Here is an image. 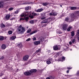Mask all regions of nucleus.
Returning <instances> with one entry per match:
<instances>
[{
    "instance_id": "nucleus-1",
    "label": "nucleus",
    "mask_w": 79,
    "mask_h": 79,
    "mask_svg": "<svg viewBox=\"0 0 79 79\" xmlns=\"http://www.w3.org/2000/svg\"><path fill=\"white\" fill-rule=\"evenodd\" d=\"M36 13H33L31 15V12H25L22 13L20 15V21H22V20H26V21H27L29 19V17H26V16H29V17H30L32 19L34 18V16H36L37 15Z\"/></svg>"
},
{
    "instance_id": "nucleus-2",
    "label": "nucleus",
    "mask_w": 79,
    "mask_h": 79,
    "mask_svg": "<svg viewBox=\"0 0 79 79\" xmlns=\"http://www.w3.org/2000/svg\"><path fill=\"white\" fill-rule=\"evenodd\" d=\"M25 31V28L22 27V26L20 25L17 28V32L18 34H23Z\"/></svg>"
},
{
    "instance_id": "nucleus-3",
    "label": "nucleus",
    "mask_w": 79,
    "mask_h": 79,
    "mask_svg": "<svg viewBox=\"0 0 79 79\" xmlns=\"http://www.w3.org/2000/svg\"><path fill=\"white\" fill-rule=\"evenodd\" d=\"M53 48L54 50H60V47L59 45H56L53 47Z\"/></svg>"
},
{
    "instance_id": "nucleus-4",
    "label": "nucleus",
    "mask_w": 79,
    "mask_h": 79,
    "mask_svg": "<svg viewBox=\"0 0 79 79\" xmlns=\"http://www.w3.org/2000/svg\"><path fill=\"white\" fill-rule=\"evenodd\" d=\"M68 24H64L63 25L62 29L64 31H66L68 29Z\"/></svg>"
},
{
    "instance_id": "nucleus-5",
    "label": "nucleus",
    "mask_w": 79,
    "mask_h": 79,
    "mask_svg": "<svg viewBox=\"0 0 79 79\" xmlns=\"http://www.w3.org/2000/svg\"><path fill=\"white\" fill-rule=\"evenodd\" d=\"M53 62V60L52 59H48L47 60L46 63L48 64H49Z\"/></svg>"
},
{
    "instance_id": "nucleus-6",
    "label": "nucleus",
    "mask_w": 79,
    "mask_h": 79,
    "mask_svg": "<svg viewBox=\"0 0 79 79\" xmlns=\"http://www.w3.org/2000/svg\"><path fill=\"white\" fill-rule=\"evenodd\" d=\"M65 60V57L64 56H63L60 58H59L58 60V61L63 62V61H64Z\"/></svg>"
},
{
    "instance_id": "nucleus-7",
    "label": "nucleus",
    "mask_w": 79,
    "mask_h": 79,
    "mask_svg": "<svg viewBox=\"0 0 79 79\" xmlns=\"http://www.w3.org/2000/svg\"><path fill=\"white\" fill-rule=\"evenodd\" d=\"M29 59V56L28 55H25L23 58V60L24 61H27Z\"/></svg>"
},
{
    "instance_id": "nucleus-8",
    "label": "nucleus",
    "mask_w": 79,
    "mask_h": 79,
    "mask_svg": "<svg viewBox=\"0 0 79 79\" xmlns=\"http://www.w3.org/2000/svg\"><path fill=\"white\" fill-rule=\"evenodd\" d=\"M39 26H41V27H44V26H47V24H45V23H44V22H41V23L39 24Z\"/></svg>"
},
{
    "instance_id": "nucleus-9",
    "label": "nucleus",
    "mask_w": 79,
    "mask_h": 79,
    "mask_svg": "<svg viewBox=\"0 0 79 79\" xmlns=\"http://www.w3.org/2000/svg\"><path fill=\"white\" fill-rule=\"evenodd\" d=\"M52 13H50L49 15L50 16H56L57 15V13L56 12H53V10L52 11Z\"/></svg>"
},
{
    "instance_id": "nucleus-10",
    "label": "nucleus",
    "mask_w": 79,
    "mask_h": 79,
    "mask_svg": "<svg viewBox=\"0 0 79 79\" xmlns=\"http://www.w3.org/2000/svg\"><path fill=\"white\" fill-rule=\"evenodd\" d=\"M33 43L34 45H39L40 44V41H34Z\"/></svg>"
},
{
    "instance_id": "nucleus-11",
    "label": "nucleus",
    "mask_w": 79,
    "mask_h": 79,
    "mask_svg": "<svg viewBox=\"0 0 79 79\" xmlns=\"http://www.w3.org/2000/svg\"><path fill=\"white\" fill-rule=\"evenodd\" d=\"M71 18H70L71 19V20L73 21L74 19V14H73L70 16Z\"/></svg>"
},
{
    "instance_id": "nucleus-12",
    "label": "nucleus",
    "mask_w": 79,
    "mask_h": 79,
    "mask_svg": "<svg viewBox=\"0 0 79 79\" xmlns=\"http://www.w3.org/2000/svg\"><path fill=\"white\" fill-rule=\"evenodd\" d=\"M24 74L26 76H29L31 74V73L29 72H25L24 73Z\"/></svg>"
},
{
    "instance_id": "nucleus-13",
    "label": "nucleus",
    "mask_w": 79,
    "mask_h": 79,
    "mask_svg": "<svg viewBox=\"0 0 79 79\" xmlns=\"http://www.w3.org/2000/svg\"><path fill=\"white\" fill-rule=\"evenodd\" d=\"M43 9L42 8H41L40 9H38L37 10H35V11L38 12H41V11H43Z\"/></svg>"
},
{
    "instance_id": "nucleus-14",
    "label": "nucleus",
    "mask_w": 79,
    "mask_h": 79,
    "mask_svg": "<svg viewBox=\"0 0 79 79\" xmlns=\"http://www.w3.org/2000/svg\"><path fill=\"white\" fill-rule=\"evenodd\" d=\"M65 21H67L69 22H71L72 21V20H71V19H70V18H67L65 19Z\"/></svg>"
},
{
    "instance_id": "nucleus-15",
    "label": "nucleus",
    "mask_w": 79,
    "mask_h": 79,
    "mask_svg": "<svg viewBox=\"0 0 79 79\" xmlns=\"http://www.w3.org/2000/svg\"><path fill=\"white\" fill-rule=\"evenodd\" d=\"M3 2H0V8L3 7Z\"/></svg>"
},
{
    "instance_id": "nucleus-16",
    "label": "nucleus",
    "mask_w": 79,
    "mask_h": 79,
    "mask_svg": "<svg viewBox=\"0 0 79 79\" xmlns=\"http://www.w3.org/2000/svg\"><path fill=\"white\" fill-rule=\"evenodd\" d=\"M37 71V70L36 69H32L30 70V73H35Z\"/></svg>"
},
{
    "instance_id": "nucleus-17",
    "label": "nucleus",
    "mask_w": 79,
    "mask_h": 79,
    "mask_svg": "<svg viewBox=\"0 0 79 79\" xmlns=\"http://www.w3.org/2000/svg\"><path fill=\"white\" fill-rule=\"evenodd\" d=\"M48 21V19H45L44 20H43V21H41V22H42V23H47V22Z\"/></svg>"
},
{
    "instance_id": "nucleus-18",
    "label": "nucleus",
    "mask_w": 79,
    "mask_h": 79,
    "mask_svg": "<svg viewBox=\"0 0 79 79\" xmlns=\"http://www.w3.org/2000/svg\"><path fill=\"white\" fill-rule=\"evenodd\" d=\"M2 49L5 50L6 48V46L5 44H2Z\"/></svg>"
},
{
    "instance_id": "nucleus-19",
    "label": "nucleus",
    "mask_w": 79,
    "mask_h": 79,
    "mask_svg": "<svg viewBox=\"0 0 79 79\" xmlns=\"http://www.w3.org/2000/svg\"><path fill=\"white\" fill-rule=\"evenodd\" d=\"M45 13H44L42 15V17L41 18V19H45Z\"/></svg>"
},
{
    "instance_id": "nucleus-20",
    "label": "nucleus",
    "mask_w": 79,
    "mask_h": 79,
    "mask_svg": "<svg viewBox=\"0 0 79 79\" xmlns=\"http://www.w3.org/2000/svg\"><path fill=\"white\" fill-rule=\"evenodd\" d=\"M73 28V26H70L67 29V31L68 32H69L71 31V29Z\"/></svg>"
},
{
    "instance_id": "nucleus-21",
    "label": "nucleus",
    "mask_w": 79,
    "mask_h": 79,
    "mask_svg": "<svg viewBox=\"0 0 79 79\" xmlns=\"http://www.w3.org/2000/svg\"><path fill=\"white\" fill-rule=\"evenodd\" d=\"M10 17V15H7L6 17V19H9Z\"/></svg>"
},
{
    "instance_id": "nucleus-22",
    "label": "nucleus",
    "mask_w": 79,
    "mask_h": 79,
    "mask_svg": "<svg viewBox=\"0 0 79 79\" xmlns=\"http://www.w3.org/2000/svg\"><path fill=\"white\" fill-rule=\"evenodd\" d=\"M37 32V30H36L33 31L32 32H31V33H30V35H32V34H34L35 33H36Z\"/></svg>"
},
{
    "instance_id": "nucleus-23",
    "label": "nucleus",
    "mask_w": 79,
    "mask_h": 79,
    "mask_svg": "<svg viewBox=\"0 0 79 79\" xmlns=\"http://www.w3.org/2000/svg\"><path fill=\"white\" fill-rule=\"evenodd\" d=\"M17 46L19 48H22L23 47V45H22V44H19L17 45Z\"/></svg>"
},
{
    "instance_id": "nucleus-24",
    "label": "nucleus",
    "mask_w": 79,
    "mask_h": 79,
    "mask_svg": "<svg viewBox=\"0 0 79 79\" xmlns=\"http://www.w3.org/2000/svg\"><path fill=\"white\" fill-rule=\"evenodd\" d=\"M56 32L57 34H62V32H61V31L58 30H57Z\"/></svg>"
},
{
    "instance_id": "nucleus-25",
    "label": "nucleus",
    "mask_w": 79,
    "mask_h": 79,
    "mask_svg": "<svg viewBox=\"0 0 79 79\" xmlns=\"http://www.w3.org/2000/svg\"><path fill=\"white\" fill-rule=\"evenodd\" d=\"M30 8H31V7L30 6H28L25 7V10L27 11V10H28L29 9H30Z\"/></svg>"
},
{
    "instance_id": "nucleus-26",
    "label": "nucleus",
    "mask_w": 79,
    "mask_h": 79,
    "mask_svg": "<svg viewBox=\"0 0 79 79\" xmlns=\"http://www.w3.org/2000/svg\"><path fill=\"white\" fill-rule=\"evenodd\" d=\"M15 39H16V36H12L11 37V40H15Z\"/></svg>"
},
{
    "instance_id": "nucleus-27",
    "label": "nucleus",
    "mask_w": 79,
    "mask_h": 79,
    "mask_svg": "<svg viewBox=\"0 0 79 79\" xmlns=\"http://www.w3.org/2000/svg\"><path fill=\"white\" fill-rule=\"evenodd\" d=\"M70 8L71 10H76L77 8L76 7H70Z\"/></svg>"
},
{
    "instance_id": "nucleus-28",
    "label": "nucleus",
    "mask_w": 79,
    "mask_h": 79,
    "mask_svg": "<svg viewBox=\"0 0 79 79\" xmlns=\"http://www.w3.org/2000/svg\"><path fill=\"white\" fill-rule=\"evenodd\" d=\"M60 53L59 52H57L56 53L55 56V57H57V56L60 55Z\"/></svg>"
},
{
    "instance_id": "nucleus-29",
    "label": "nucleus",
    "mask_w": 79,
    "mask_h": 79,
    "mask_svg": "<svg viewBox=\"0 0 79 79\" xmlns=\"http://www.w3.org/2000/svg\"><path fill=\"white\" fill-rule=\"evenodd\" d=\"M5 27V25L3 24V23H2L1 24V27Z\"/></svg>"
},
{
    "instance_id": "nucleus-30",
    "label": "nucleus",
    "mask_w": 79,
    "mask_h": 79,
    "mask_svg": "<svg viewBox=\"0 0 79 79\" xmlns=\"http://www.w3.org/2000/svg\"><path fill=\"white\" fill-rule=\"evenodd\" d=\"M4 39V38L3 36H0V40H3Z\"/></svg>"
},
{
    "instance_id": "nucleus-31",
    "label": "nucleus",
    "mask_w": 79,
    "mask_h": 79,
    "mask_svg": "<svg viewBox=\"0 0 79 79\" xmlns=\"http://www.w3.org/2000/svg\"><path fill=\"white\" fill-rule=\"evenodd\" d=\"M31 32V29L30 28L28 30H27V33H30Z\"/></svg>"
},
{
    "instance_id": "nucleus-32",
    "label": "nucleus",
    "mask_w": 79,
    "mask_h": 79,
    "mask_svg": "<svg viewBox=\"0 0 79 79\" xmlns=\"http://www.w3.org/2000/svg\"><path fill=\"white\" fill-rule=\"evenodd\" d=\"M19 12V10H17L15 11L14 13H15V14H17V13H18Z\"/></svg>"
},
{
    "instance_id": "nucleus-33",
    "label": "nucleus",
    "mask_w": 79,
    "mask_h": 79,
    "mask_svg": "<svg viewBox=\"0 0 79 79\" xmlns=\"http://www.w3.org/2000/svg\"><path fill=\"white\" fill-rule=\"evenodd\" d=\"M14 8L13 7H10L8 9V10L9 11H12L13 10Z\"/></svg>"
},
{
    "instance_id": "nucleus-34",
    "label": "nucleus",
    "mask_w": 79,
    "mask_h": 79,
    "mask_svg": "<svg viewBox=\"0 0 79 79\" xmlns=\"http://www.w3.org/2000/svg\"><path fill=\"white\" fill-rule=\"evenodd\" d=\"M47 4H48L47 2H44V3H43L42 5L44 6H46V5H47Z\"/></svg>"
},
{
    "instance_id": "nucleus-35",
    "label": "nucleus",
    "mask_w": 79,
    "mask_h": 79,
    "mask_svg": "<svg viewBox=\"0 0 79 79\" xmlns=\"http://www.w3.org/2000/svg\"><path fill=\"white\" fill-rule=\"evenodd\" d=\"M72 36H74V32L72 31L71 32Z\"/></svg>"
},
{
    "instance_id": "nucleus-36",
    "label": "nucleus",
    "mask_w": 79,
    "mask_h": 79,
    "mask_svg": "<svg viewBox=\"0 0 79 79\" xmlns=\"http://www.w3.org/2000/svg\"><path fill=\"white\" fill-rule=\"evenodd\" d=\"M8 33L9 34L11 35L12 34V33H13V31H9Z\"/></svg>"
},
{
    "instance_id": "nucleus-37",
    "label": "nucleus",
    "mask_w": 79,
    "mask_h": 79,
    "mask_svg": "<svg viewBox=\"0 0 79 79\" xmlns=\"http://www.w3.org/2000/svg\"><path fill=\"white\" fill-rule=\"evenodd\" d=\"M30 23H31V24H33L34 23V20H32L30 21Z\"/></svg>"
},
{
    "instance_id": "nucleus-38",
    "label": "nucleus",
    "mask_w": 79,
    "mask_h": 79,
    "mask_svg": "<svg viewBox=\"0 0 79 79\" xmlns=\"http://www.w3.org/2000/svg\"><path fill=\"white\" fill-rule=\"evenodd\" d=\"M40 40H41V42H43V41H44V38L42 37L41 38Z\"/></svg>"
},
{
    "instance_id": "nucleus-39",
    "label": "nucleus",
    "mask_w": 79,
    "mask_h": 79,
    "mask_svg": "<svg viewBox=\"0 0 79 79\" xmlns=\"http://www.w3.org/2000/svg\"><path fill=\"white\" fill-rule=\"evenodd\" d=\"M30 40H31V38H29L26 40V41L28 42V41H30Z\"/></svg>"
},
{
    "instance_id": "nucleus-40",
    "label": "nucleus",
    "mask_w": 79,
    "mask_h": 79,
    "mask_svg": "<svg viewBox=\"0 0 79 79\" xmlns=\"http://www.w3.org/2000/svg\"><path fill=\"white\" fill-rule=\"evenodd\" d=\"M77 75L78 76V77H79V71L77 72Z\"/></svg>"
},
{
    "instance_id": "nucleus-41",
    "label": "nucleus",
    "mask_w": 79,
    "mask_h": 79,
    "mask_svg": "<svg viewBox=\"0 0 79 79\" xmlns=\"http://www.w3.org/2000/svg\"><path fill=\"white\" fill-rule=\"evenodd\" d=\"M40 49H39L38 50L36 51V52H37V53H39V52H40Z\"/></svg>"
},
{
    "instance_id": "nucleus-42",
    "label": "nucleus",
    "mask_w": 79,
    "mask_h": 79,
    "mask_svg": "<svg viewBox=\"0 0 79 79\" xmlns=\"http://www.w3.org/2000/svg\"><path fill=\"white\" fill-rule=\"evenodd\" d=\"M26 4H27V3L24 2V3H21L20 4V5H26Z\"/></svg>"
},
{
    "instance_id": "nucleus-43",
    "label": "nucleus",
    "mask_w": 79,
    "mask_h": 79,
    "mask_svg": "<svg viewBox=\"0 0 79 79\" xmlns=\"http://www.w3.org/2000/svg\"><path fill=\"white\" fill-rule=\"evenodd\" d=\"M4 58V57L2 56L0 58V60H3Z\"/></svg>"
},
{
    "instance_id": "nucleus-44",
    "label": "nucleus",
    "mask_w": 79,
    "mask_h": 79,
    "mask_svg": "<svg viewBox=\"0 0 79 79\" xmlns=\"http://www.w3.org/2000/svg\"><path fill=\"white\" fill-rule=\"evenodd\" d=\"M33 41H34L35 40H36V38H35V37H34L33 38Z\"/></svg>"
},
{
    "instance_id": "nucleus-45",
    "label": "nucleus",
    "mask_w": 79,
    "mask_h": 79,
    "mask_svg": "<svg viewBox=\"0 0 79 79\" xmlns=\"http://www.w3.org/2000/svg\"><path fill=\"white\" fill-rule=\"evenodd\" d=\"M75 41H76V40L74 39L73 40V41H72V43H74V42H75Z\"/></svg>"
},
{
    "instance_id": "nucleus-46",
    "label": "nucleus",
    "mask_w": 79,
    "mask_h": 79,
    "mask_svg": "<svg viewBox=\"0 0 79 79\" xmlns=\"http://www.w3.org/2000/svg\"><path fill=\"white\" fill-rule=\"evenodd\" d=\"M69 44L71 45H72V44H73V42L71 41H70L69 42Z\"/></svg>"
},
{
    "instance_id": "nucleus-47",
    "label": "nucleus",
    "mask_w": 79,
    "mask_h": 79,
    "mask_svg": "<svg viewBox=\"0 0 79 79\" xmlns=\"http://www.w3.org/2000/svg\"><path fill=\"white\" fill-rule=\"evenodd\" d=\"M72 67L69 68V67H67L68 69H72Z\"/></svg>"
},
{
    "instance_id": "nucleus-48",
    "label": "nucleus",
    "mask_w": 79,
    "mask_h": 79,
    "mask_svg": "<svg viewBox=\"0 0 79 79\" xmlns=\"http://www.w3.org/2000/svg\"><path fill=\"white\" fill-rule=\"evenodd\" d=\"M66 47L67 48H68V47H69V44H66Z\"/></svg>"
},
{
    "instance_id": "nucleus-49",
    "label": "nucleus",
    "mask_w": 79,
    "mask_h": 79,
    "mask_svg": "<svg viewBox=\"0 0 79 79\" xmlns=\"http://www.w3.org/2000/svg\"><path fill=\"white\" fill-rule=\"evenodd\" d=\"M77 34H79V30H77Z\"/></svg>"
},
{
    "instance_id": "nucleus-50",
    "label": "nucleus",
    "mask_w": 79,
    "mask_h": 79,
    "mask_svg": "<svg viewBox=\"0 0 79 79\" xmlns=\"http://www.w3.org/2000/svg\"><path fill=\"white\" fill-rule=\"evenodd\" d=\"M69 70H67L66 72L67 73H69Z\"/></svg>"
},
{
    "instance_id": "nucleus-51",
    "label": "nucleus",
    "mask_w": 79,
    "mask_h": 79,
    "mask_svg": "<svg viewBox=\"0 0 79 79\" xmlns=\"http://www.w3.org/2000/svg\"><path fill=\"white\" fill-rule=\"evenodd\" d=\"M77 39H78V40H79V35H78L77 37Z\"/></svg>"
},
{
    "instance_id": "nucleus-52",
    "label": "nucleus",
    "mask_w": 79,
    "mask_h": 79,
    "mask_svg": "<svg viewBox=\"0 0 79 79\" xmlns=\"http://www.w3.org/2000/svg\"><path fill=\"white\" fill-rule=\"evenodd\" d=\"M46 79H50V78L49 77H48L46 78Z\"/></svg>"
},
{
    "instance_id": "nucleus-53",
    "label": "nucleus",
    "mask_w": 79,
    "mask_h": 79,
    "mask_svg": "<svg viewBox=\"0 0 79 79\" xmlns=\"http://www.w3.org/2000/svg\"><path fill=\"white\" fill-rule=\"evenodd\" d=\"M2 76H3V74H2V75L0 76L2 77Z\"/></svg>"
},
{
    "instance_id": "nucleus-54",
    "label": "nucleus",
    "mask_w": 79,
    "mask_h": 79,
    "mask_svg": "<svg viewBox=\"0 0 79 79\" xmlns=\"http://www.w3.org/2000/svg\"><path fill=\"white\" fill-rule=\"evenodd\" d=\"M60 7H62V5H60Z\"/></svg>"
},
{
    "instance_id": "nucleus-55",
    "label": "nucleus",
    "mask_w": 79,
    "mask_h": 79,
    "mask_svg": "<svg viewBox=\"0 0 79 79\" xmlns=\"http://www.w3.org/2000/svg\"><path fill=\"white\" fill-rule=\"evenodd\" d=\"M48 52H50V51H48Z\"/></svg>"
},
{
    "instance_id": "nucleus-56",
    "label": "nucleus",
    "mask_w": 79,
    "mask_h": 79,
    "mask_svg": "<svg viewBox=\"0 0 79 79\" xmlns=\"http://www.w3.org/2000/svg\"><path fill=\"white\" fill-rule=\"evenodd\" d=\"M38 55H39V54H38Z\"/></svg>"
},
{
    "instance_id": "nucleus-57",
    "label": "nucleus",
    "mask_w": 79,
    "mask_h": 79,
    "mask_svg": "<svg viewBox=\"0 0 79 79\" xmlns=\"http://www.w3.org/2000/svg\"><path fill=\"white\" fill-rule=\"evenodd\" d=\"M65 76H67V75H65Z\"/></svg>"
},
{
    "instance_id": "nucleus-58",
    "label": "nucleus",
    "mask_w": 79,
    "mask_h": 79,
    "mask_svg": "<svg viewBox=\"0 0 79 79\" xmlns=\"http://www.w3.org/2000/svg\"><path fill=\"white\" fill-rule=\"evenodd\" d=\"M72 50V49H71V50Z\"/></svg>"
},
{
    "instance_id": "nucleus-59",
    "label": "nucleus",
    "mask_w": 79,
    "mask_h": 79,
    "mask_svg": "<svg viewBox=\"0 0 79 79\" xmlns=\"http://www.w3.org/2000/svg\"><path fill=\"white\" fill-rule=\"evenodd\" d=\"M8 0H7V1H8Z\"/></svg>"
},
{
    "instance_id": "nucleus-60",
    "label": "nucleus",
    "mask_w": 79,
    "mask_h": 79,
    "mask_svg": "<svg viewBox=\"0 0 79 79\" xmlns=\"http://www.w3.org/2000/svg\"><path fill=\"white\" fill-rule=\"evenodd\" d=\"M67 76H68V75H67Z\"/></svg>"
}]
</instances>
